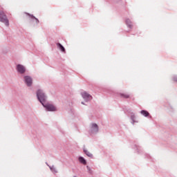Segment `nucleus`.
Here are the masks:
<instances>
[{
    "label": "nucleus",
    "instance_id": "9",
    "mask_svg": "<svg viewBox=\"0 0 177 177\" xmlns=\"http://www.w3.org/2000/svg\"><path fill=\"white\" fill-rule=\"evenodd\" d=\"M120 96L124 99H129V94L128 93H120Z\"/></svg>",
    "mask_w": 177,
    "mask_h": 177
},
{
    "label": "nucleus",
    "instance_id": "14",
    "mask_svg": "<svg viewBox=\"0 0 177 177\" xmlns=\"http://www.w3.org/2000/svg\"><path fill=\"white\" fill-rule=\"evenodd\" d=\"M82 104H84V102H82Z\"/></svg>",
    "mask_w": 177,
    "mask_h": 177
},
{
    "label": "nucleus",
    "instance_id": "2",
    "mask_svg": "<svg viewBox=\"0 0 177 177\" xmlns=\"http://www.w3.org/2000/svg\"><path fill=\"white\" fill-rule=\"evenodd\" d=\"M0 21L1 23H4L7 27L9 26V19H8V17H6V15L3 11L0 12Z\"/></svg>",
    "mask_w": 177,
    "mask_h": 177
},
{
    "label": "nucleus",
    "instance_id": "4",
    "mask_svg": "<svg viewBox=\"0 0 177 177\" xmlns=\"http://www.w3.org/2000/svg\"><path fill=\"white\" fill-rule=\"evenodd\" d=\"M24 80L28 86H31V85H32V79L30 76H25Z\"/></svg>",
    "mask_w": 177,
    "mask_h": 177
},
{
    "label": "nucleus",
    "instance_id": "12",
    "mask_svg": "<svg viewBox=\"0 0 177 177\" xmlns=\"http://www.w3.org/2000/svg\"><path fill=\"white\" fill-rule=\"evenodd\" d=\"M131 118L133 121V122H135V115H131Z\"/></svg>",
    "mask_w": 177,
    "mask_h": 177
},
{
    "label": "nucleus",
    "instance_id": "15",
    "mask_svg": "<svg viewBox=\"0 0 177 177\" xmlns=\"http://www.w3.org/2000/svg\"><path fill=\"white\" fill-rule=\"evenodd\" d=\"M128 21H129L127 20V23H128Z\"/></svg>",
    "mask_w": 177,
    "mask_h": 177
},
{
    "label": "nucleus",
    "instance_id": "11",
    "mask_svg": "<svg viewBox=\"0 0 177 177\" xmlns=\"http://www.w3.org/2000/svg\"><path fill=\"white\" fill-rule=\"evenodd\" d=\"M84 153H85V154H86V156H88V157H90L91 158L93 157V155H92V153H91V152H89L86 150H84Z\"/></svg>",
    "mask_w": 177,
    "mask_h": 177
},
{
    "label": "nucleus",
    "instance_id": "10",
    "mask_svg": "<svg viewBox=\"0 0 177 177\" xmlns=\"http://www.w3.org/2000/svg\"><path fill=\"white\" fill-rule=\"evenodd\" d=\"M141 114L144 115L145 117H149V113L147 111L142 110L141 111Z\"/></svg>",
    "mask_w": 177,
    "mask_h": 177
},
{
    "label": "nucleus",
    "instance_id": "5",
    "mask_svg": "<svg viewBox=\"0 0 177 177\" xmlns=\"http://www.w3.org/2000/svg\"><path fill=\"white\" fill-rule=\"evenodd\" d=\"M82 96L84 98L85 100H89V99H92V96L86 92L82 93Z\"/></svg>",
    "mask_w": 177,
    "mask_h": 177
},
{
    "label": "nucleus",
    "instance_id": "6",
    "mask_svg": "<svg viewBox=\"0 0 177 177\" xmlns=\"http://www.w3.org/2000/svg\"><path fill=\"white\" fill-rule=\"evenodd\" d=\"M92 132H98L99 131V127H97V124H92Z\"/></svg>",
    "mask_w": 177,
    "mask_h": 177
},
{
    "label": "nucleus",
    "instance_id": "8",
    "mask_svg": "<svg viewBox=\"0 0 177 177\" xmlns=\"http://www.w3.org/2000/svg\"><path fill=\"white\" fill-rule=\"evenodd\" d=\"M57 46L62 52H66V48L60 43L57 44Z\"/></svg>",
    "mask_w": 177,
    "mask_h": 177
},
{
    "label": "nucleus",
    "instance_id": "13",
    "mask_svg": "<svg viewBox=\"0 0 177 177\" xmlns=\"http://www.w3.org/2000/svg\"><path fill=\"white\" fill-rule=\"evenodd\" d=\"M129 27H130V28H132V24H127Z\"/></svg>",
    "mask_w": 177,
    "mask_h": 177
},
{
    "label": "nucleus",
    "instance_id": "7",
    "mask_svg": "<svg viewBox=\"0 0 177 177\" xmlns=\"http://www.w3.org/2000/svg\"><path fill=\"white\" fill-rule=\"evenodd\" d=\"M79 161L81 164H83V165H86V160L83 157H79Z\"/></svg>",
    "mask_w": 177,
    "mask_h": 177
},
{
    "label": "nucleus",
    "instance_id": "16",
    "mask_svg": "<svg viewBox=\"0 0 177 177\" xmlns=\"http://www.w3.org/2000/svg\"><path fill=\"white\" fill-rule=\"evenodd\" d=\"M176 81H177V80H176Z\"/></svg>",
    "mask_w": 177,
    "mask_h": 177
},
{
    "label": "nucleus",
    "instance_id": "1",
    "mask_svg": "<svg viewBox=\"0 0 177 177\" xmlns=\"http://www.w3.org/2000/svg\"><path fill=\"white\" fill-rule=\"evenodd\" d=\"M37 96L40 103H41L42 106H44V107L46 109L47 111H56V106H55L53 104H44V102L46 100V96L45 95L44 92H42L41 90H38L37 92Z\"/></svg>",
    "mask_w": 177,
    "mask_h": 177
},
{
    "label": "nucleus",
    "instance_id": "3",
    "mask_svg": "<svg viewBox=\"0 0 177 177\" xmlns=\"http://www.w3.org/2000/svg\"><path fill=\"white\" fill-rule=\"evenodd\" d=\"M17 70L20 74H24L26 73V67L21 64H18L17 66Z\"/></svg>",
    "mask_w": 177,
    "mask_h": 177
}]
</instances>
